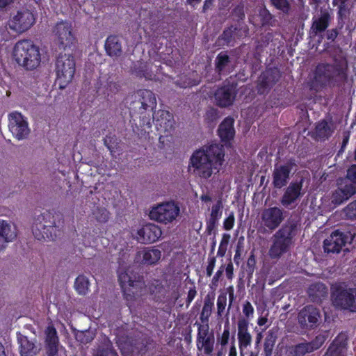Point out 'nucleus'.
Instances as JSON below:
<instances>
[{"label": "nucleus", "instance_id": "1", "mask_svg": "<svg viewBox=\"0 0 356 356\" xmlns=\"http://www.w3.org/2000/svg\"><path fill=\"white\" fill-rule=\"evenodd\" d=\"M225 149L220 144H211L206 149L195 151L190 158V164L194 168V172L200 178L208 179L213 173V170L219 172L222 165Z\"/></svg>", "mask_w": 356, "mask_h": 356}, {"label": "nucleus", "instance_id": "2", "mask_svg": "<svg viewBox=\"0 0 356 356\" xmlns=\"http://www.w3.org/2000/svg\"><path fill=\"white\" fill-rule=\"evenodd\" d=\"M42 220L36 222L33 227V234L38 240L56 241L63 232V216L60 213L51 214L50 212L44 213Z\"/></svg>", "mask_w": 356, "mask_h": 356}, {"label": "nucleus", "instance_id": "3", "mask_svg": "<svg viewBox=\"0 0 356 356\" xmlns=\"http://www.w3.org/2000/svg\"><path fill=\"white\" fill-rule=\"evenodd\" d=\"M13 56L16 63L26 70H33L40 64V49L31 40L18 41L14 47Z\"/></svg>", "mask_w": 356, "mask_h": 356}, {"label": "nucleus", "instance_id": "4", "mask_svg": "<svg viewBox=\"0 0 356 356\" xmlns=\"http://www.w3.org/2000/svg\"><path fill=\"white\" fill-rule=\"evenodd\" d=\"M76 70V63L72 54H60L55 63L56 83L60 89H64L72 81Z\"/></svg>", "mask_w": 356, "mask_h": 356}, {"label": "nucleus", "instance_id": "5", "mask_svg": "<svg viewBox=\"0 0 356 356\" xmlns=\"http://www.w3.org/2000/svg\"><path fill=\"white\" fill-rule=\"evenodd\" d=\"M333 289L332 298L336 307L356 312V289L346 288L339 284Z\"/></svg>", "mask_w": 356, "mask_h": 356}, {"label": "nucleus", "instance_id": "6", "mask_svg": "<svg viewBox=\"0 0 356 356\" xmlns=\"http://www.w3.org/2000/svg\"><path fill=\"white\" fill-rule=\"evenodd\" d=\"M179 212V207L175 202L169 201L152 207L149 216L152 220L167 225L173 222Z\"/></svg>", "mask_w": 356, "mask_h": 356}, {"label": "nucleus", "instance_id": "7", "mask_svg": "<svg viewBox=\"0 0 356 356\" xmlns=\"http://www.w3.org/2000/svg\"><path fill=\"white\" fill-rule=\"evenodd\" d=\"M53 33L59 49L65 50L75 45L76 40L72 31V22L66 20L57 22L53 29Z\"/></svg>", "mask_w": 356, "mask_h": 356}, {"label": "nucleus", "instance_id": "8", "mask_svg": "<svg viewBox=\"0 0 356 356\" xmlns=\"http://www.w3.org/2000/svg\"><path fill=\"white\" fill-rule=\"evenodd\" d=\"M237 83L228 80L218 87L214 93V99L217 106L226 108L232 105L237 93Z\"/></svg>", "mask_w": 356, "mask_h": 356}, {"label": "nucleus", "instance_id": "9", "mask_svg": "<svg viewBox=\"0 0 356 356\" xmlns=\"http://www.w3.org/2000/svg\"><path fill=\"white\" fill-rule=\"evenodd\" d=\"M33 13L28 9H22L13 16L9 22V28L16 33H23L29 30L35 23Z\"/></svg>", "mask_w": 356, "mask_h": 356}, {"label": "nucleus", "instance_id": "10", "mask_svg": "<svg viewBox=\"0 0 356 356\" xmlns=\"http://www.w3.org/2000/svg\"><path fill=\"white\" fill-rule=\"evenodd\" d=\"M289 248V226L288 221L274 234L269 252L272 258H278Z\"/></svg>", "mask_w": 356, "mask_h": 356}, {"label": "nucleus", "instance_id": "11", "mask_svg": "<svg viewBox=\"0 0 356 356\" xmlns=\"http://www.w3.org/2000/svg\"><path fill=\"white\" fill-rule=\"evenodd\" d=\"M118 282L124 295H129L130 288L140 287L143 283V277L132 269L119 270Z\"/></svg>", "mask_w": 356, "mask_h": 356}, {"label": "nucleus", "instance_id": "12", "mask_svg": "<svg viewBox=\"0 0 356 356\" xmlns=\"http://www.w3.org/2000/svg\"><path fill=\"white\" fill-rule=\"evenodd\" d=\"M261 223L270 232L275 230L284 219L283 210L277 207L264 209L261 215Z\"/></svg>", "mask_w": 356, "mask_h": 356}, {"label": "nucleus", "instance_id": "13", "mask_svg": "<svg viewBox=\"0 0 356 356\" xmlns=\"http://www.w3.org/2000/svg\"><path fill=\"white\" fill-rule=\"evenodd\" d=\"M340 74V70L332 65L321 64L316 67L314 74V80L312 83V88L317 90L323 86L331 78Z\"/></svg>", "mask_w": 356, "mask_h": 356}, {"label": "nucleus", "instance_id": "14", "mask_svg": "<svg viewBox=\"0 0 356 356\" xmlns=\"http://www.w3.org/2000/svg\"><path fill=\"white\" fill-rule=\"evenodd\" d=\"M353 238L348 233L338 230L333 232L323 242L324 250L326 252L339 253L342 248Z\"/></svg>", "mask_w": 356, "mask_h": 356}, {"label": "nucleus", "instance_id": "15", "mask_svg": "<svg viewBox=\"0 0 356 356\" xmlns=\"http://www.w3.org/2000/svg\"><path fill=\"white\" fill-rule=\"evenodd\" d=\"M8 127L13 135L18 140L23 139L29 135L28 123L20 113L13 112L9 115Z\"/></svg>", "mask_w": 356, "mask_h": 356}, {"label": "nucleus", "instance_id": "16", "mask_svg": "<svg viewBox=\"0 0 356 356\" xmlns=\"http://www.w3.org/2000/svg\"><path fill=\"white\" fill-rule=\"evenodd\" d=\"M337 185L331 197V202L334 206L342 204L356 193V187L346 179L338 181Z\"/></svg>", "mask_w": 356, "mask_h": 356}, {"label": "nucleus", "instance_id": "17", "mask_svg": "<svg viewBox=\"0 0 356 356\" xmlns=\"http://www.w3.org/2000/svg\"><path fill=\"white\" fill-rule=\"evenodd\" d=\"M153 121L158 131L163 133L166 136L175 128V120L173 115L165 110H159L152 115Z\"/></svg>", "mask_w": 356, "mask_h": 356}, {"label": "nucleus", "instance_id": "18", "mask_svg": "<svg viewBox=\"0 0 356 356\" xmlns=\"http://www.w3.org/2000/svg\"><path fill=\"white\" fill-rule=\"evenodd\" d=\"M138 239L142 243H152L157 241L162 234L161 228L153 223L144 225L138 232Z\"/></svg>", "mask_w": 356, "mask_h": 356}, {"label": "nucleus", "instance_id": "19", "mask_svg": "<svg viewBox=\"0 0 356 356\" xmlns=\"http://www.w3.org/2000/svg\"><path fill=\"white\" fill-rule=\"evenodd\" d=\"M320 318L319 311L313 306L304 307L299 313V323L304 327H313Z\"/></svg>", "mask_w": 356, "mask_h": 356}, {"label": "nucleus", "instance_id": "20", "mask_svg": "<svg viewBox=\"0 0 356 356\" xmlns=\"http://www.w3.org/2000/svg\"><path fill=\"white\" fill-rule=\"evenodd\" d=\"M44 334L47 356H57L59 339L56 328L54 325H48L44 331Z\"/></svg>", "mask_w": 356, "mask_h": 356}, {"label": "nucleus", "instance_id": "21", "mask_svg": "<svg viewBox=\"0 0 356 356\" xmlns=\"http://www.w3.org/2000/svg\"><path fill=\"white\" fill-rule=\"evenodd\" d=\"M17 237L16 228L6 220L0 219V250L6 248V243Z\"/></svg>", "mask_w": 356, "mask_h": 356}, {"label": "nucleus", "instance_id": "22", "mask_svg": "<svg viewBox=\"0 0 356 356\" xmlns=\"http://www.w3.org/2000/svg\"><path fill=\"white\" fill-rule=\"evenodd\" d=\"M222 202L221 200L212 206L209 217L206 220V232L211 235L218 225V221L222 215Z\"/></svg>", "mask_w": 356, "mask_h": 356}, {"label": "nucleus", "instance_id": "23", "mask_svg": "<svg viewBox=\"0 0 356 356\" xmlns=\"http://www.w3.org/2000/svg\"><path fill=\"white\" fill-rule=\"evenodd\" d=\"M237 339L240 356H245V350L250 346L252 341V337L250 331H247L246 323L240 321L238 323V331H237Z\"/></svg>", "mask_w": 356, "mask_h": 356}, {"label": "nucleus", "instance_id": "24", "mask_svg": "<svg viewBox=\"0 0 356 356\" xmlns=\"http://www.w3.org/2000/svg\"><path fill=\"white\" fill-rule=\"evenodd\" d=\"M234 120L232 117L225 118L220 124L218 134L222 142L229 143L235 136Z\"/></svg>", "mask_w": 356, "mask_h": 356}, {"label": "nucleus", "instance_id": "25", "mask_svg": "<svg viewBox=\"0 0 356 356\" xmlns=\"http://www.w3.org/2000/svg\"><path fill=\"white\" fill-rule=\"evenodd\" d=\"M104 49L110 57H120L122 54V47L119 37L115 35H108L105 41Z\"/></svg>", "mask_w": 356, "mask_h": 356}, {"label": "nucleus", "instance_id": "26", "mask_svg": "<svg viewBox=\"0 0 356 356\" xmlns=\"http://www.w3.org/2000/svg\"><path fill=\"white\" fill-rule=\"evenodd\" d=\"M135 97L140 99L145 110L152 111L156 106L155 95L149 90H138L135 94Z\"/></svg>", "mask_w": 356, "mask_h": 356}, {"label": "nucleus", "instance_id": "27", "mask_svg": "<svg viewBox=\"0 0 356 356\" xmlns=\"http://www.w3.org/2000/svg\"><path fill=\"white\" fill-rule=\"evenodd\" d=\"M346 338L344 335L338 336L328 348L325 356H344Z\"/></svg>", "mask_w": 356, "mask_h": 356}, {"label": "nucleus", "instance_id": "28", "mask_svg": "<svg viewBox=\"0 0 356 356\" xmlns=\"http://www.w3.org/2000/svg\"><path fill=\"white\" fill-rule=\"evenodd\" d=\"M289 178V165L280 167L275 170L273 172V185L275 188H281L286 184V180Z\"/></svg>", "mask_w": 356, "mask_h": 356}, {"label": "nucleus", "instance_id": "29", "mask_svg": "<svg viewBox=\"0 0 356 356\" xmlns=\"http://www.w3.org/2000/svg\"><path fill=\"white\" fill-rule=\"evenodd\" d=\"M327 288L321 282L312 284L308 289L309 296L314 302L321 301V298L327 296Z\"/></svg>", "mask_w": 356, "mask_h": 356}, {"label": "nucleus", "instance_id": "30", "mask_svg": "<svg viewBox=\"0 0 356 356\" xmlns=\"http://www.w3.org/2000/svg\"><path fill=\"white\" fill-rule=\"evenodd\" d=\"M21 356H35L38 353L35 343L29 340L28 337L22 335L18 338Z\"/></svg>", "mask_w": 356, "mask_h": 356}, {"label": "nucleus", "instance_id": "31", "mask_svg": "<svg viewBox=\"0 0 356 356\" xmlns=\"http://www.w3.org/2000/svg\"><path fill=\"white\" fill-rule=\"evenodd\" d=\"M330 14L327 9L321 10V15L314 18L312 29L316 33L324 31L328 26Z\"/></svg>", "mask_w": 356, "mask_h": 356}, {"label": "nucleus", "instance_id": "32", "mask_svg": "<svg viewBox=\"0 0 356 356\" xmlns=\"http://www.w3.org/2000/svg\"><path fill=\"white\" fill-rule=\"evenodd\" d=\"M215 337H207L196 340V347L198 352L206 356H211L214 350Z\"/></svg>", "mask_w": 356, "mask_h": 356}, {"label": "nucleus", "instance_id": "33", "mask_svg": "<svg viewBox=\"0 0 356 356\" xmlns=\"http://www.w3.org/2000/svg\"><path fill=\"white\" fill-rule=\"evenodd\" d=\"M142 255V262L144 264L153 265L155 264L161 258V252L156 248H146L140 253Z\"/></svg>", "mask_w": 356, "mask_h": 356}, {"label": "nucleus", "instance_id": "34", "mask_svg": "<svg viewBox=\"0 0 356 356\" xmlns=\"http://www.w3.org/2000/svg\"><path fill=\"white\" fill-rule=\"evenodd\" d=\"M140 115L139 125L136 124L135 127L133 126V131L139 137L145 136L146 134L149 133V130L152 127L149 114H148L147 117L146 115Z\"/></svg>", "mask_w": 356, "mask_h": 356}, {"label": "nucleus", "instance_id": "35", "mask_svg": "<svg viewBox=\"0 0 356 356\" xmlns=\"http://www.w3.org/2000/svg\"><path fill=\"white\" fill-rule=\"evenodd\" d=\"M237 28L230 26L224 29L222 33L218 38V42L220 46H229L234 40V35Z\"/></svg>", "mask_w": 356, "mask_h": 356}, {"label": "nucleus", "instance_id": "36", "mask_svg": "<svg viewBox=\"0 0 356 356\" xmlns=\"http://www.w3.org/2000/svg\"><path fill=\"white\" fill-rule=\"evenodd\" d=\"M259 76H261V79L267 81L273 87L280 80L281 72L277 67H270L266 69Z\"/></svg>", "mask_w": 356, "mask_h": 356}, {"label": "nucleus", "instance_id": "37", "mask_svg": "<svg viewBox=\"0 0 356 356\" xmlns=\"http://www.w3.org/2000/svg\"><path fill=\"white\" fill-rule=\"evenodd\" d=\"M242 312L244 316L241 317L238 319L237 331H238V323L240 321H245V323H246L247 331H249L250 321L253 318L254 312V307L249 301L246 300L244 302V303L243 304Z\"/></svg>", "mask_w": 356, "mask_h": 356}, {"label": "nucleus", "instance_id": "38", "mask_svg": "<svg viewBox=\"0 0 356 356\" xmlns=\"http://www.w3.org/2000/svg\"><path fill=\"white\" fill-rule=\"evenodd\" d=\"M333 132L331 126L325 121L319 122L315 129V134L318 139L327 138Z\"/></svg>", "mask_w": 356, "mask_h": 356}, {"label": "nucleus", "instance_id": "39", "mask_svg": "<svg viewBox=\"0 0 356 356\" xmlns=\"http://www.w3.org/2000/svg\"><path fill=\"white\" fill-rule=\"evenodd\" d=\"M214 296L211 298L207 295L204 301V305L200 314V320L202 323L208 322L213 307Z\"/></svg>", "mask_w": 356, "mask_h": 356}, {"label": "nucleus", "instance_id": "40", "mask_svg": "<svg viewBox=\"0 0 356 356\" xmlns=\"http://www.w3.org/2000/svg\"><path fill=\"white\" fill-rule=\"evenodd\" d=\"M231 62L230 57L227 54V51H221L219 53L215 60L216 71L218 74H221L225 69V67Z\"/></svg>", "mask_w": 356, "mask_h": 356}, {"label": "nucleus", "instance_id": "41", "mask_svg": "<svg viewBox=\"0 0 356 356\" xmlns=\"http://www.w3.org/2000/svg\"><path fill=\"white\" fill-rule=\"evenodd\" d=\"M88 279L83 275H79L75 280L74 287L79 294L85 295L89 289Z\"/></svg>", "mask_w": 356, "mask_h": 356}, {"label": "nucleus", "instance_id": "42", "mask_svg": "<svg viewBox=\"0 0 356 356\" xmlns=\"http://www.w3.org/2000/svg\"><path fill=\"white\" fill-rule=\"evenodd\" d=\"M134 73L140 78H145L146 79H152V73L149 67L145 63H138L135 65L134 67Z\"/></svg>", "mask_w": 356, "mask_h": 356}, {"label": "nucleus", "instance_id": "43", "mask_svg": "<svg viewBox=\"0 0 356 356\" xmlns=\"http://www.w3.org/2000/svg\"><path fill=\"white\" fill-rule=\"evenodd\" d=\"M230 338V327L229 323L227 320L224 325V330L220 336L217 337V342L221 346V348L226 346Z\"/></svg>", "mask_w": 356, "mask_h": 356}, {"label": "nucleus", "instance_id": "44", "mask_svg": "<svg viewBox=\"0 0 356 356\" xmlns=\"http://www.w3.org/2000/svg\"><path fill=\"white\" fill-rule=\"evenodd\" d=\"M197 325V334L196 340H200L202 339H207V337H214V334L209 331V324L207 323L204 325H202L199 323H195Z\"/></svg>", "mask_w": 356, "mask_h": 356}, {"label": "nucleus", "instance_id": "45", "mask_svg": "<svg viewBox=\"0 0 356 356\" xmlns=\"http://www.w3.org/2000/svg\"><path fill=\"white\" fill-rule=\"evenodd\" d=\"M311 352H312V348L308 343H301L293 347L291 354L293 356H303Z\"/></svg>", "mask_w": 356, "mask_h": 356}, {"label": "nucleus", "instance_id": "46", "mask_svg": "<svg viewBox=\"0 0 356 356\" xmlns=\"http://www.w3.org/2000/svg\"><path fill=\"white\" fill-rule=\"evenodd\" d=\"M94 334L89 330L79 331L75 334L76 339L83 344L90 343L94 339Z\"/></svg>", "mask_w": 356, "mask_h": 356}, {"label": "nucleus", "instance_id": "47", "mask_svg": "<svg viewBox=\"0 0 356 356\" xmlns=\"http://www.w3.org/2000/svg\"><path fill=\"white\" fill-rule=\"evenodd\" d=\"M130 114L133 118L136 114L143 115L147 111L139 99L136 98L130 104Z\"/></svg>", "mask_w": 356, "mask_h": 356}, {"label": "nucleus", "instance_id": "48", "mask_svg": "<svg viewBox=\"0 0 356 356\" xmlns=\"http://www.w3.org/2000/svg\"><path fill=\"white\" fill-rule=\"evenodd\" d=\"M259 17L261 26L273 25V15L265 7L260 9Z\"/></svg>", "mask_w": 356, "mask_h": 356}, {"label": "nucleus", "instance_id": "49", "mask_svg": "<svg viewBox=\"0 0 356 356\" xmlns=\"http://www.w3.org/2000/svg\"><path fill=\"white\" fill-rule=\"evenodd\" d=\"M227 305V293H220L217 299V315L221 317Z\"/></svg>", "mask_w": 356, "mask_h": 356}, {"label": "nucleus", "instance_id": "50", "mask_svg": "<svg viewBox=\"0 0 356 356\" xmlns=\"http://www.w3.org/2000/svg\"><path fill=\"white\" fill-rule=\"evenodd\" d=\"M272 88L273 86L269 84L267 81L261 79V76L259 77L256 86V89L259 95L268 94Z\"/></svg>", "mask_w": 356, "mask_h": 356}, {"label": "nucleus", "instance_id": "51", "mask_svg": "<svg viewBox=\"0 0 356 356\" xmlns=\"http://www.w3.org/2000/svg\"><path fill=\"white\" fill-rule=\"evenodd\" d=\"M327 336V332H325L324 333L319 334L316 337L314 341H312L310 343H308L309 345H310V346H312V352L315 350L318 349L323 344Z\"/></svg>", "mask_w": 356, "mask_h": 356}, {"label": "nucleus", "instance_id": "52", "mask_svg": "<svg viewBox=\"0 0 356 356\" xmlns=\"http://www.w3.org/2000/svg\"><path fill=\"white\" fill-rule=\"evenodd\" d=\"M343 213L348 219H356V200L348 204L343 209Z\"/></svg>", "mask_w": 356, "mask_h": 356}, {"label": "nucleus", "instance_id": "53", "mask_svg": "<svg viewBox=\"0 0 356 356\" xmlns=\"http://www.w3.org/2000/svg\"><path fill=\"white\" fill-rule=\"evenodd\" d=\"M96 220L99 222H106L109 219V212L104 208L98 209L95 213Z\"/></svg>", "mask_w": 356, "mask_h": 356}, {"label": "nucleus", "instance_id": "54", "mask_svg": "<svg viewBox=\"0 0 356 356\" xmlns=\"http://www.w3.org/2000/svg\"><path fill=\"white\" fill-rule=\"evenodd\" d=\"M104 145L112 153L113 152H114V149L116 147V146L118 145L117 138L115 135H113V136L107 135L104 138Z\"/></svg>", "mask_w": 356, "mask_h": 356}, {"label": "nucleus", "instance_id": "55", "mask_svg": "<svg viewBox=\"0 0 356 356\" xmlns=\"http://www.w3.org/2000/svg\"><path fill=\"white\" fill-rule=\"evenodd\" d=\"M302 179L300 182H296L291 185V203L300 195L302 188Z\"/></svg>", "mask_w": 356, "mask_h": 356}, {"label": "nucleus", "instance_id": "56", "mask_svg": "<svg viewBox=\"0 0 356 356\" xmlns=\"http://www.w3.org/2000/svg\"><path fill=\"white\" fill-rule=\"evenodd\" d=\"M224 270H225V266L221 265L211 280V282L210 284V287L211 289H213V288L216 289L218 286L219 280L224 273Z\"/></svg>", "mask_w": 356, "mask_h": 356}, {"label": "nucleus", "instance_id": "57", "mask_svg": "<svg viewBox=\"0 0 356 356\" xmlns=\"http://www.w3.org/2000/svg\"><path fill=\"white\" fill-rule=\"evenodd\" d=\"M95 356H118V355L112 346H110L106 348H99Z\"/></svg>", "mask_w": 356, "mask_h": 356}, {"label": "nucleus", "instance_id": "58", "mask_svg": "<svg viewBox=\"0 0 356 356\" xmlns=\"http://www.w3.org/2000/svg\"><path fill=\"white\" fill-rule=\"evenodd\" d=\"M275 341L271 339L266 338L264 344V356H272Z\"/></svg>", "mask_w": 356, "mask_h": 356}, {"label": "nucleus", "instance_id": "59", "mask_svg": "<svg viewBox=\"0 0 356 356\" xmlns=\"http://www.w3.org/2000/svg\"><path fill=\"white\" fill-rule=\"evenodd\" d=\"M232 13V15L236 18L237 21L243 20L245 18L244 7L242 4H238L235 6Z\"/></svg>", "mask_w": 356, "mask_h": 356}, {"label": "nucleus", "instance_id": "60", "mask_svg": "<svg viewBox=\"0 0 356 356\" xmlns=\"http://www.w3.org/2000/svg\"><path fill=\"white\" fill-rule=\"evenodd\" d=\"M256 258L253 252H251L247 261V272L252 275L256 268Z\"/></svg>", "mask_w": 356, "mask_h": 356}, {"label": "nucleus", "instance_id": "61", "mask_svg": "<svg viewBox=\"0 0 356 356\" xmlns=\"http://www.w3.org/2000/svg\"><path fill=\"white\" fill-rule=\"evenodd\" d=\"M216 259L214 256H209L208 258V265L206 268V274L207 277H211L215 268Z\"/></svg>", "mask_w": 356, "mask_h": 356}, {"label": "nucleus", "instance_id": "62", "mask_svg": "<svg viewBox=\"0 0 356 356\" xmlns=\"http://www.w3.org/2000/svg\"><path fill=\"white\" fill-rule=\"evenodd\" d=\"M271 2L277 8L286 11L289 9V1L287 0H271Z\"/></svg>", "mask_w": 356, "mask_h": 356}, {"label": "nucleus", "instance_id": "63", "mask_svg": "<svg viewBox=\"0 0 356 356\" xmlns=\"http://www.w3.org/2000/svg\"><path fill=\"white\" fill-rule=\"evenodd\" d=\"M235 218L233 213L227 217L223 222V227L225 230H230L234 225Z\"/></svg>", "mask_w": 356, "mask_h": 356}, {"label": "nucleus", "instance_id": "64", "mask_svg": "<svg viewBox=\"0 0 356 356\" xmlns=\"http://www.w3.org/2000/svg\"><path fill=\"white\" fill-rule=\"evenodd\" d=\"M347 178L350 181L356 184V165H352L347 172Z\"/></svg>", "mask_w": 356, "mask_h": 356}]
</instances>
